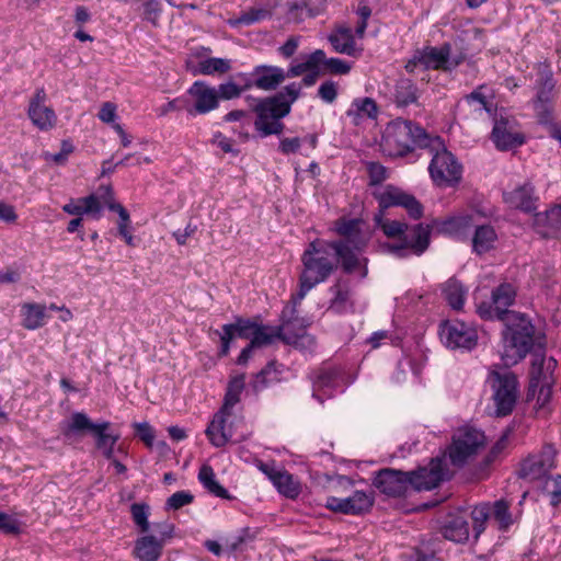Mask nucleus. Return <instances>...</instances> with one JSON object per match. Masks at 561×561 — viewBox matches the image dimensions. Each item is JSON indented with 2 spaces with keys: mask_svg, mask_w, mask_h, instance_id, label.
Wrapping results in <instances>:
<instances>
[{
  "mask_svg": "<svg viewBox=\"0 0 561 561\" xmlns=\"http://www.w3.org/2000/svg\"><path fill=\"white\" fill-rule=\"evenodd\" d=\"M301 263L299 289L291 298L295 306L336 270V260L331 253L330 244L323 240H316L308 244L301 255Z\"/></svg>",
  "mask_w": 561,
  "mask_h": 561,
  "instance_id": "obj_1",
  "label": "nucleus"
},
{
  "mask_svg": "<svg viewBox=\"0 0 561 561\" xmlns=\"http://www.w3.org/2000/svg\"><path fill=\"white\" fill-rule=\"evenodd\" d=\"M440 145L439 137L431 136L424 128L411 121L399 118L386 126L380 148L386 156L402 157L415 147L437 148Z\"/></svg>",
  "mask_w": 561,
  "mask_h": 561,
  "instance_id": "obj_2",
  "label": "nucleus"
},
{
  "mask_svg": "<svg viewBox=\"0 0 561 561\" xmlns=\"http://www.w3.org/2000/svg\"><path fill=\"white\" fill-rule=\"evenodd\" d=\"M374 220L387 237L400 238V242L386 244L387 251L397 257H405L409 252L420 255L430 244L428 226L417 224L409 228L402 221L383 219L382 211L375 214Z\"/></svg>",
  "mask_w": 561,
  "mask_h": 561,
  "instance_id": "obj_3",
  "label": "nucleus"
},
{
  "mask_svg": "<svg viewBox=\"0 0 561 561\" xmlns=\"http://www.w3.org/2000/svg\"><path fill=\"white\" fill-rule=\"evenodd\" d=\"M110 426V422L93 423L83 412H73L68 419L59 423L60 434L66 443H77L87 433H91L95 437L96 447L102 450L107 459H112L118 435L107 433Z\"/></svg>",
  "mask_w": 561,
  "mask_h": 561,
  "instance_id": "obj_4",
  "label": "nucleus"
},
{
  "mask_svg": "<svg viewBox=\"0 0 561 561\" xmlns=\"http://www.w3.org/2000/svg\"><path fill=\"white\" fill-rule=\"evenodd\" d=\"M503 332L502 359L506 366L515 365L534 347L537 341L535 327L524 314L513 313Z\"/></svg>",
  "mask_w": 561,
  "mask_h": 561,
  "instance_id": "obj_5",
  "label": "nucleus"
},
{
  "mask_svg": "<svg viewBox=\"0 0 561 561\" xmlns=\"http://www.w3.org/2000/svg\"><path fill=\"white\" fill-rule=\"evenodd\" d=\"M492 390V400L497 416H506L513 412L518 397L516 376L507 369H492L488 376Z\"/></svg>",
  "mask_w": 561,
  "mask_h": 561,
  "instance_id": "obj_6",
  "label": "nucleus"
},
{
  "mask_svg": "<svg viewBox=\"0 0 561 561\" xmlns=\"http://www.w3.org/2000/svg\"><path fill=\"white\" fill-rule=\"evenodd\" d=\"M485 444L484 433L472 426L455 431L448 447V457L454 466L461 467L473 458Z\"/></svg>",
  "mask_w": 561,
  "mask_h": 561,
  "instance_id": "obj_7",
  "label": "nucleus"
},
{
  "mask_svg": "<svg viewBox=\"0 0 561 561\" xmlns=\"http://www.w3.org/2000/svg\"><path fill=\"white\" fill-rule=\"evenodd\" d=\"M428 149L433 152V158L428 165L433 182L440 187L457 184L462 176V165L457 158L445 148L443 141L439 147Z\"/></svg>",
  "mask_w": 561,
  "mask_h": 561,
  "instance_id": "obj_8",
  "label": "nucleus"
},
{
  "mask_svg": "<svg viewBox=\"0 0 561 561\" xmlns=\"http://www.w3.org/2000/svg\"><path fill=\"white\" fill-rule=\"evenodd\" d=\"M295 321H286L278 328L257 325L251 335V343L255 347L266 346L274 343L276 339L295 346H310L313 337L305 334V324L299 327V332H294Z\"/></svg>",
  "mask_w": 561,
  "mask_h": 561,
  "instance_id": "obj_9",
  "label": "nucleus"
},
{
  "mask_svg": "<svg viewBox=\"0 0 561 561\" xmlns=\"http://www.w3.org/2000/svg\"><path fill=\"white\" fill-rule=\"evenodd\" d=\"M255 121L252 122L261 137L279 135L284 130L282 118L289 114L287 104H277L275 100L268 98L260 99L253 106Z\"/></svg>",
  "mask_w": 561,
  "mask_h": 561,
  "instance_id": "obj_10",
  "label": "nucleus"
},
{
  "mask_svg": "<svg viewBox=\"0 0 561 561\" xmlns=\"http://www.w3.org/2000/svg\"><path fill=\"white\" fill-rule=\"evenodd\" d=\"M232 420V411L219 410L208 424L205 434L214 447H224L228 443H240L249 437V433L238 432V425Z\"/></svg>",
  "mask_w": 561,
  "mask_h": 561,
  "instance_id": "obj_11",
  "label": "nucleus"
},
{
  "mask_svg": "<svg viewBox=\"0 0 561 561\" xmlns=\"http://www.w3.org/2000/svg\"><path fill=\"white\" fill-rule=\"evenodd\" d=\"M371 194L378 202L379 211L383 213L390 207H403L413 219H419L423 215L421 203L412 194L398 186L391 184L377 186Z\"/></svg>",
  "mask_w": 561,
  "mask_h": 561,
  "instance_id": "obj_12",
  "label": "nucleus"
},
{
  "mask_svg": "<svg viewBox=\"0 0 561 561\" xmlns=\"http://www.w3.org/2000/svg\"><path fill=\"white\" fill-rule=\"evenodd\" d=\"M557 367V360L553 357L545 358L536 356L530 368L529 392L533 397L537 396L538 402L542 405L551 397V389L554 383L553 371Z\"/></svg>",
  "mask_w": 561,
  "mask_h": 561,
  "instance_id": "obj_13",
  "label": "nucleus"
},
{
  "mask_svg": "<svg viewBox=\"0 0 561 561\" xmlns=\"http://www.w3.org/2000/svg\"><path fill=\"white\" fill-rule=\"evenodd\" d=\"M185 111L190 115H205L218 108V95L215 87L205 81H195L186 91Z\"/></svg>",
  "mask_w": 561,
  "mask_h": 561,
  "instance_id": "obj_14",
  "label": "nucleus"
},
{
  "mask_svg": "<svg viewBox=\"0 0 561 561\" xmlns=\"http://www.w3.org/2000/svg\"><path fill=\"white\" fill-rule=\"evenodd\" d=\"M515 288L507 283L501 284L492 291L491 302H482L478 306V313L483 319H503L506 320L513 313L508 312V307L515 300Z\"/></svg>",
  "mask_w": 561,
  "mask_h": 561,
  "instance_id": "obj_15",
  "label": "nucleus"
},
{
  "mask_svg": "<svg viewBox=\"0 0 561 561\" xmlns=\"http://www.w3.org/2000/svg\"><path fill=\"white\" fill-rule=\"evenodd\" d=\"M439 335L449 348L471 350L478 341L476 329L458 320L444 322L440 325Z\"/></svg>",
  "mask_w": 561,
  "mask_h": 561,
  "instance_id": "obj_16",
  "label": "nucleus"
},
{
  "mask_svg": "<svg viewBox=\"0 0 561 561\" xmlns=\"http://www.w3.org/2000/svg\"><path fill=\"white\" fill-rule=\"evenodd\" d=\"M257 469L268 478L276 490L285 497L295 500L301 493L302 486L299 479L284 468H278L274 461H260Z\"/></svg>",
  "mask_w": 561,
  "mask_h": 561,
  "instance_id": "obj_17",
  "label": "nucleus"
},
{
  "mask_svg": "<svg viewBox=\"0 0 561 561\" xmlns=\"http://www.w3.org/2000/svg\"><path fill=\"white\" fill-rule=\"evenodd\" d=\"M556 467V450L552 446H545L539 454L530 455L523 460L519 477L534 480H542Z\"/></svg>",
  "mask_w": 561,
  "mask_h": 561,
  "instance_id": "obj_18",
  "label": "nucleus"
},
{
  "mask_svg": "<svg viewBox=\"0 0 561 561\" xmlns=\"http://www.w3.org/2000/svg\"><path fill=\"white\" fill-rule=\"evenodd\" d=\"M47 94L44 88H38L30 100L27 115L32 124L39 130L47 131L55 127L57 115L46 105Z\"/></svg>",
  "mask_w": 561,
  "mask_h": 561,
  "instance_id": "obj_19",
  "label": "nucleus"
},
{
  "mask_svg": "<svg viewBox=\"0 0 561 561\" xmlns=\"http://www.w3.org/2000/svg\"><path fill=\"white\" fill-rule=\"evenodd\" d=\"M374 485L389 496H402L411 488L409 472L396 469H382L374 478Z\"/></svg>",
  "mask_w": 561,
  "mask_h": 561,
  "instance_id": "obj_20",
  "label": "nucleus"
},
{
  "mask_svg": "<svg viewBox=\"0 0 561 561\" xmlns=\"http://www.w3.org/2000/svg\"><path fill=\"white\" fill-rule=\"evenodd\" d=\"M373 503L374 499L370 494L363 491H355L353 495L345 499L328 496L325 507L334 513L359 515L369 511Z\"/></svg>",
  "mask_w": 561,
  "mask_h": 561,
  "instance_id": "obj_21",
  "label": "nucleus"
},
{
  "mask_svg": "<svg viewBox=\"0 0 561 561\" xmlns=\"http://www.w3.org/2000/svg\"><path fill=\"white\" fill-rule=\"evenodd\" d=\"M492 140L499 150L514 149L524 144L525 138L508 118H496L492 129Z\"/></svg>",
  "mask_w": 561,
  "mask_h": 561,
  "instance_id": "obj_22",
  "label": "nucleus"
},
{
  "mask_svg": "<svg viewBox=\"0 0 561 561\" xmlns=\"http://www.w3.org/2000/svg\"><path fill=\"white\" fill-rule=\"evenodd\" d=\"M251 76L252 79L245 80L244 88L255 87L264 91L276 89L286 78H289L283 68L267 65L254 67Z\"/></svg>",
  "mask_w": 561,
  "mask_h": 561,
  "instance_id": "obj_23",
  "label": "nucleus"
},
{
  "mask_svg": "<svg viewBox=\"0 0 561 561\" xmlns=\"http://www.w3.org/2000/svg\"><path fill=\"white\" fill-rule=\"evenodd\" d=\"M341 370L333 366L322 367L313 378V398L323 403L324 397L330 398L340 388Z\"/></svg>",
  "mask_w": 561,
  "mask_h": 561,
  "instance_id": "obj_24",
  "label": "nucleus"
},
{
  "mask_svg": "<svg viewBox=\"0 0 561 561\" xmlns=\"http://www.w3.org/2000/svg\"><path fill=\"white\" fill-rule=\"evenodd\" d=\"M105 185L99 187L96 194H91L85 197L70 199L69 203L62 206V210L69 215L81 217L82 215H90L94 219L102 217V209L105 207L103 204L104 191L102 188Z\"/></svg>",
  "mask_w": 561,
  "mask_h": 561,
  "instance_id": "obj_25",
  "label": "nucleus"
},
{
  "mask_svg": "<svg viewBox=\"0 0 561 561\" xmlns=\"http://www.w3.org/2000/svg\"><path fill=\"white\" fill-rule=\"evenodd\" d=\"M423 69L451 70L456 68L461 59L450 56V46L445 44L440 47H425L421 50Z\"/></svg>",
  "mask_w": 561,
  "mask_h": 561,
  "instance_id": "obj_26",
  "label": "nucleus"
},
{
  "mask_svg": "<svg viewBox=\"0 0 561 561\" xmlns=\"http://www.w3.org/2000/svg\"><path fill=\"white\" fill-rule=\"evenodd\" d=\"M411 488L416 491L432 490L443 480L442 461L433 459L428 468H420L415 471H409Z\"/></svg>",
  "mask_w": 561,
  "mask_h": 561,
  "instance_id": "obj_27",
  "label": "nucleus"
},
{
  "mask_svg": "<svg viewBox=\"0 0 561 561\" xmlns=\"http://www.w3.org/2000/svg\"><path fill=\"white\" fill-rule=\"evenodd\" d=\"M329 290L332 295L327 309L329 312L345 314L353 311V293L348 279L339 278Z\"/></svg>",
  "mask_w": 561,
  "mask_h": 561,
  "instance_id": "obj_28",
  "label": "nucleus"
},
{
  "mask_svg": "<svg viewBox=\"0 0 561 561\" xmlns=\"http://www.w3.org/2000/svg\"><path fill=\"white\" fill-rule=\"evenodd\" d=\"M534 228L543 238H561V205H554L534 217Z\"/></svg>",
  "mask_w": 561,
  "mask_h": 561,
  "instance_id": "obj_29",
  "label": "nucleus"
},
{
  "mask_svg": "<svg viewBox=\"0 0 561 561\" xmlns=\"http://www.w3.org/2000/svg\"><path fill=\"white\" fill-rule=\"evenodd\" d=\"M259 324L252 322L250 320L237 319L236 323L225 324L221 328V332H218V335L221 341V347L219 354L221 356H226L230 350V342L236 337L240 336L243 339H248L252 335V332L256 329Z\"/></svg>",
  "mask_w": 561,
  "mask_h": 561,
  "instance_id": "obj_30",
  "label": "nucleus"
},
{
  "mask_svg": "<svg viewBox=\"0 0 561 561\" xmlns=\"http://www.w3.org/2000/svg\"><path fill=\"white\" fill-rule=\"evenodd\" d=\"M103 204L110 210L115 211L119 216L118 221V233L125 240L128 245H134V237L129 230L130 217L128 211L119 204L114 201V193L111 186H104Z\"/></svg>",
  "mask_w": 561,
  "mask_h": 561,
  "instance_id": "obj_31",
  "label": "nucleus"
},
{
  "mask_svg": "<svg viewBox=\"0 0 561 561\" xmlns=\"http://www.w3.org/2000/svg\"><path fill=\"white\" fill-rule=\"evenodd\" d=\"M163 540L153 535H144L136 539L133 556L138 561H158L162 556Z\"/></svg>",
  "mask_w": 561,
  "mask_h": 561,
  "instance_id": "obj_32",
  "label": "nucleus"
},
{
  "mask_svg": "<svg viewBox=\"0 0 561 561\" xmlns=\"http://www.w3.org/2000/svg\"><path fill=\"white\" fill-rule=\"evenodd\" d=\"M378 115V106L371 98H357L352 101L346 111L350 122L358 126L366 119H375Z\"/></svg>",
  "mask_w": 561,
  "mask_h": 561,
  "instance_id": "obj_33",
  "label": "nucleus"
},
{
  "mask_svg": "<svg viewBox=\"0 0 561 561\" xmlns=\"http://www.w3.org/2000/svg\"><path fill=\"white\" fill-rule=\"evenodd\" d=\"M329 42L334 51L347 56L356 57L360 55L362 49L356 47L352 28L340 26L329 35Z\"/></svg>",
  "mask_w": 561,
  "mask_h": 561,
  "instance_id": "obj_34",
  "label": "nucleus"
},
{
  "mask_svg": "<svg viewBox=\"0 0 561 561\" xmlns=\"http://www.w3.org/2000/svg\"><path fill=\"white\" fill-rule=\"evenodd\" d=\"M505 203L523 211L529 213L536 209L537 198L534 196V188L529 184H525L504 193Z\"/></svg>",
  "mask_w": 561,
  "mask_h": 561,
  "instance_id": "obj_35",
  "label": "nucleus"
},
{
  "mask_svg": "<svg viewBox=\"0 0 561 561\" xmlns=\"http://www.w3.org/2000/svg\"><path fill=\"white\" fill-rule=\"evenodd\" d=\"M329 244L331 253L336 260V264L341 261L342 267L346 273H353L362 265V261L356 254V252L360 250L355 249L352 243L329 242Z\"/></svg>",
  "mask_w": 561,
  "mask_h": 561,
  "instance_id": "obj_36",
  "label": "nucleus"
},
{
  "mask_svg": "<svg viewBox=\"0 0 561 561\" xmlns=\"http://www.w3.org/2000/svg\"><path fill=\"white\" fill-rule=\"evenodd\" d=\"M300 61H293L287 70L289 78L299 77L307 71H320L324 66L325 53L317 49L311 54L301 55Z\"/></svg>",
  "mask_w": 561,
  "mask_h": 561,
  "instance_id": "obj_37",
  "label": "nucleus"
},
{
  "mask_svg": "<svg viewBox=\"0 0 561 561\" xmlns=\"http://www.w3.org/2000/svg\"><path fill=\"white\" fill-rule=\"evenodd\" d=\"M327 0H293L289 3L288 16L294 21H301L306 16H316L325 8Z\"/></svg>",
  "mask_w": 561,
  "mask_h": 561,
  "instance_id": "obj_38",
  "label": "nucleus"
},
{
  "mask_svg": "<svg viewBox=\"0 0 561 561\" xmlns=\"http://www.w3.org/2000/svg\"><path fill=\"white\" fill-rule=\"evenodd\" d=\"M476 230L472 238V249L478 254H483L490 251L496 239V232L490 225H478L476 221Z\"/></svg>",
  "mask_w": 561,
  "mask_h": 561,
  "instance_id": "obj_39",
  "label": "nucleus"
},
{
  "mask_svg": "<svg viewBox=\"0 0 561 561\" xmlns=\"http://www.w3.org/2000/svg\"><path fill=\"white\" fill-rule=\"evenodd\" d=\"M473 226H476V215L462 214L444 220L439 229L450 236L461 237Z\"/></svg>",
  "mask_w": 561,
  "mask_h": 561,
  "instance_id": "obj_40",
  "label": "nucleus"
},
{
  "mask_svg": "<svg viewBox=\"0 0 561 561\" xmlns=\"http://www.w3.org/2000/svg\"><path fill=\"white\" fill-rule=\"evenodd\" d=\"M222 121L226 123H238V126L232 127L233 134L238 135L241 141H247L250 137V128L252 125V116L244 110H233L227 113Z\"/></svg>",
  "mask_w": 561,
  "mask_h": 561,
  "instance_id": "obj_41",
  "label": "nucleus"
},
{
  "mask_svg": "<svg viewBox=\"0 0 561 561\" xmlns=\"http://www.w3.org/2000/svg\"><path fill=\"white\" fill-rule=\"evenodd\" d=\"M339 234L344 237L343 240H339L337 242H347L352 243L355 249L363 250L367 244V238L360 233L359 231V221L357 220H347L337 225L336 228Z\"/></svg>",
  "mask_w": 561,
  "mask_h": 561,
  "instance_id": "obj_42",
  "label": "nucleus"
},
{
  "mask_svg": "<svg viewBox=\"0 0 561 561\" xmlns=\"http://www.w3.org/2000/svg\"><path fill=\"white\" fill-rule=\"evenodd\" d=\"M442 531L446 539L454 542H465L469 538V525L462 516L450 517Z\"/></svg>",
  "mask_w": 561,
  "mask_h": 561,
  "instance_id": "obj_43",
  "label": "nucleus"
},
{
  "mask_svg": "<svg viewBox=\"0 0 561 561\" xmlns=\"http://www.w3.org/2000/svg\"><path fill=\"white\" fill-rule=\"evenodd\" d=\"M22 325L27 330H36L44 325L46 307L41 304H24L21 309Z\"/></svg>",
  "mask_w": 561,
  "mask_h": 561,
  "instance_id": "obj_44",
  "label": "nucleus"
},
{
  "mask_svg": "<svg viewBox=\"0 0 561 561\" xmlns=\"http://www.w3.org/2000/svg\"><path fill=\"white\" fill-rule=\"evenodd\" d=\"M394 101L399 106H407L417 101V88L411 79H399L394 85Z\"/></svg>",
  "mask_w": 561,
  "mask_h": 561,
  "instance_id": "obj_45",
  "label": "nucleus"
},
{
  "mask_svg": "<svg viewBox=\"0 0 561 561\" xmlns=\"http://www.w3.org/2000/svg\"><path fill=\"white\" fill-rule=\"evenodd\" d=\"M198 480L203 486L215 496L230 499L228 491L216 480L215 472L210 466H202L198 472Z\"/></svg>",
  "mask_w": 561,
  "mask_h": 561,
  "instance_id": "obj_46",
  "label": "nucleus"
},
{
  "mask_svg": "<svg viewBox=\"0 0 561 561\" xmlns=\"http://www.w3.org/2000/svg\"><path fill=\"white\" fill-rule=\"evenodd\" d=\"M536 96L531 101L534 104H552L554 81L552 73H542L536 81Z\"/></svg>",
  "mask_w": 561,
  "mask_h": 561,
  "instance_id": "obj_47",
  "label": "nucleus"
},
{
  "mask_svg": "<svg viewBox=\"0 0 561 561\" xmlns=\"http://www.w3.org/2000/svg\"><path fill=\"white\" fill-rule=\"evenodd\" d=\"M231 69L230 60L225 58H206L197 64L194 75L213 76L215 73H226Z\"/></svg>",
  "mask_w": 561,
  "mask_h": 561,
  "instance_id": "obj_48",
  "label": "nucleus"
},
{
  "mask_svg": "<svg viewBox=\"0 0 561 561\" xmlns=\"http://www.w3.org/2000/svg\"><path fill=\"white\" fill-rule=\"evenodd\" d=\"M540 492L548 497L551 506H559L561 504V474H552L542 479Z\"/></svg>",
  "mask_w": 561,
  "mask_h": 561,
  "instance_id": "obj_49",
  "label": "nucleus"
},
{
  "mask_svg": "<svg viewBox=\"0 0 561 561\" xmlns=\"http://www.w3.org/2000/svg\"><path fill=\"white\" fill-rule=\"evenodd\" d=\"M443 293H444L445 299L447 300L448 305L453 309L460 310L462 308L463 302H465L466 291L459 282H457L455 279H449L445 284Z\"/></svg>",
  "mask_w": 561,
  "mask_h": 561,
  "instance_id": "obj_50",
  "label": "nucleus"
},
{
  "mask_svg": "<svg viewBox=\"0 0 561 561\" xmlns=\"http://www.w3.org/2000/svg\"><path fill=\"white\" fill-rule=\"evenodd\" d=\"M244 388V376L233 377L228 385L224 404L220 410L232 411V408L239 402L240 394Z\"/></svg>",
  "mask_w": 561,
  "mask_h": 561,
  "instance_id": "obj_51",
  "label": "nucleus"
},
{
  "mask_svg": "<svg viewBox=\"0 0 561 561\" xmlns=\"http://www.w3.org/2000/svg\"><path fill=\"white\" fill-rule=\"evenodd\" d=\"M491 514L499 524L501 530H506L514 524V518L510 512V504L507 501L501 499L493 503Z\"/></svg>",
  "mask_w": 561,
  "mask_h": 561,
  "instance_id": "obj_52",
  "label": "nucleus"
},
{
  "mask_svg": "<svg viewBox=\"0 0 561 561\" xmlns=\"http://www.w3.org/2000/svg\"><path fill=\"white\" fill-rule=\"evenodd\" d=\"M131 518L140 533H147L150 528L149 515L150 507L145 503H134L130 506Z\"/></svg>",
  "mask_w": 561,
  "mask_h": 561,
  "instance_id": "obj_53",
  "label": "nucleus"
},
{
  "mask_svg": "<svg viewBox=\"0 0 561 561\" xmlns=\"http://www.w3.org/2000/svg\"><path fill=\"white\" fill-rule=\"evenodd\" d=\"M491 516V505L489 503H481L473 507L471 511V518L473 520V530L476 537L484 530V526L489 517Z\"/></svg>",
  "mask_w": 561,
  "mask_h": 561,
  "instance_id": "obj_54",
  "label": "nucleus"
},
{
  "mask_svg": "<svg viewBox=\"0 0 561 561\" xmlns=\"http://www.w3.org/2000/svg\"><path fill=\"white\" fill-rule=\"evenodd\" d=\"M301 92V84L297 82H293L287 84L282 91L277 94L270 96L272 100H275L277 104H287L289 110L291 108V104L299 98Z\"/></svg>",
  "mask_w": 561,
  "mask_h": 561,
  "instance_id": "obj_55",
  "label": "nucleus"
},
{
  "mask_svg": "<svg viewBox=\"0 0 561 561\" xmlns=\"http://www.w3.org/2000/svg\"><path fill=\"white\" fill-rule=\"evenodd\" d=\"M366 169L369 176V185L374 186V188L381 186L380 183L388 178L387 169L379 162H367Z\"/></svg>",
  "mask_w": 561,
  "mask_h": 561,
  "instance_id": "obj_56",
  "label": "nucleus"
},
{
  "mask_svg": "<svg viewBox=\"0 0 561 561\" xmlns=\"http://www.w3.org/2000/svg\"><path fill=\"white\" fill-rule=\"evenodd\" d=\"M271 16V11L264 8H250L242 12L239 16L238 22L244 25H250Z\"/></svg>",
  "mask_w": 561,
  "mask_h": 561,
  "instance_id": "obj_57",
  "label": "nucleus"
},
{
  "mask_svg": "<svg viewBox=\"0 0 561 561\" xmlns=\"http://www.w3.org/2000/svg\"><path fill=\"white\" fill-rule=\"evenodd\" d=\"M244 87H239L233 81H227L224 83H220L216 90L218 95V102L220 100H233L241 95L242 91L244 90Z\"/></svg>",
  "mask_w": 561,
  "mask_h": 561,
  "instance_id": "obj_58",
  "label": "nucleus"
},
{
  "mask_svg": "<svg viewBox=\"0 0 561 561\" xmlns=\"http://www.w3.org/2000/svg\"><path fill=\"white\" fill-rule=\"evenodd\" d=\"M194 501V495L188 491H178L173 493L165 503L168 510L178 511L183 506L191 504Z\"/></svg>",
  "mask_w": 561,
  "mask_h": 561,
  "instance_id": "obj_59",
  "label": "nucleus"
},
{
  "mask_svg": "<svg viewBox=\"0 0 561 561\" xmlns=\"http://www.w3.org/2000/svg\"><path fill=\"white\" fill-rule=\"evenodd\" d=\"M533 107L536 113L537 121L540 125L549 128L551 125L556 124L553 118L552 104H534Z\"/></svg>",
  "mask_w": 561,
  "mask_h": 561,
  "instance_id": "obj_60",
  "label": "nucleus"
},
{
  "mask_svg": "<svg viewBox=\"0 0 561 561\" xmlns=\"http://www.w3.org/2000/svg\"><path fill=\"white\" fill-rule=\"evenodd\" d=\"M436 552L430 547H417L405 553L402 561H435Z\"/></svg>",
  "mask_w": 561,
  "mask_h": 561,
  "instance_id": "obj_61",
  "label": "nucleus"
},
{
  "mask_svg": "<svg viewBox=\"0 0 561 561\" xmlns=\"http://www.w3.org/2000/svg\"><path fill=\"white\" fill-rule=\"evenodd\" d=\"M352 65L347 61H344L340 58H328L325 56V61L323 66V70L333 75H346L351 71Z\"/></svg>",
  "mask_w": 561,
  "mask_h": 561,
  "instance_id": "obj_62",
  "label": "nucleus"
},
{
  "mask_svg": "<svg viewBox=\"0 0 561 561\" xmlns=\"http://www.w3.org/2000/svg\"><path fill=\"white\" fill-rule=\"evenodd\" d=\"M318 96L325 103H333L337 96V84L331 80L321 83L318 89Z\"/></svg>",
  "mask_w": 561,
  "mask_h": 561,
  "instance_id": "obj_63",
  "label": "nucleus"
},
{
  "mask_svg": "<svg viewBox=\"0 0 561 561\" xmlns=\"http://www.w3.org/2000/svg\"><path fill=\"white\" fill-rule=\"evenodd\" d=\"M0 530L4 534H19L20 523L14 517L0 512Z\"/></svg>",
  "mask_w": 561,
  "mask_h": 561,
  "instance_id": "obj_64",
  "label": "nucleus"
}]
</instances>
